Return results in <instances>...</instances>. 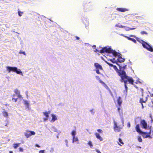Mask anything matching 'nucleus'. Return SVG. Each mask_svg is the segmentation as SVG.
<instances>
[{
    "label": "nucleus",
    "mask_w": 153,
    "mask_h": 153,
    "mask_svg": "<svg viewBox=\"0 0 153 153\" xmlns=\"http://www.w3.org/2000/svg\"><path fill=\"white\" fill-rule=\"evenodd\" d=\"M118 75L121 77L120 81L121 82H124V86L126 88H127V82L129 84L133 85L134 80L131 77H129L126 75V73L124 70H120L118 72Z\"/></svg>",
    "instance_id": "obj_1"
},
{
    "label": "nucleus",
    "mask_w": 153,
    "mask_h": 153,
    "mask_svg": "<svg viewBox=\"0 0 153 153\" xmlns=\"http://www.w3.org/2000/svg\"><path fill=\"white\" fill-rule=\"evenodd\" d=\"M101 53H104L105 52L108 53V55L110 56V54H112L113 56H116L118 54H120L119 53H117L115 50H113L110 48H108L107 47H104L102 48L99 52Z\"/></svg>",
    "instance_id": "obj_2"
},
{
    "label": "nucleus",
    "mask_w": 153,
    "mask_h": 153,
    "mask_svg": "<svg viewBox=\"0 0 153 153\" xmlns=\"http://www.w3.org/2000/svg\"><path fill=\"white\" fill-rule=\"evenodd\" d=\"M7 70L9 73L11 71L16 72L18 74L22 75V73L20 69H18L17 67H10L7 66L6 67Z\"/></svg>",
    "instance_id": "obj_3"
},
{
    "label": "nucleus",
    "mask_w": 153,
    "mask_h": 153,
    "mask_svg": "<svg viewBox=\"0 0 153 153\" xmlns=\"http://www.w3.org/2000/svg\"><path fill=\"white\" fill-rule=\"evenodd\" d=\"M142 45L143 47L146 49L147 50L151 51H153V49L152 47H151L149 44L147 43L146 42L142 41Z\"/></svg>",
    "instance_id": "obj_4"
},
{
    "label": "nucleus",
    "mask_w": 153,
    "mask_h": 153,
    "mask_svg": "<svg viewBox=\"0 0 153 153\" xmlns=\"http://www.w3.org/2000/svg\"><path fill=\"white\" fill-rule=\"evenodd\" d=\"M114 131L116 132H120L121 131V129L122 128V127L120 126H118L117 125V123L115 121H114Z\"/></svg>",
    "instance_id": "obj_5"
},
{
    "label": "nucleus",
    "mask_w": 153,
    "mask_h": 153,
    "mask_svg": "<svg viewBox=\"0 0 153 153\" xmlns=\"http://www.w3.org/2000/svg\"><path fill=\"white\" fill-rule=\"evenodd\" d=\"M92 5L90 2H84L83 4L84 10L86 11L90 8Z\"/></svg>",
    "instance_id": "obj_6"
},
{
    "label": "nucleus",
    "mask_w": 153,
    "mask_h": 153,
    "mask_svg": "<svg viewBox=\"0 0 153 153\" xmlns=\"http://www.w3.org/2000/svg\"><path fill=\"white\" fill-rule=\"evenodd\" d=\"M150 130L148 133H146V132H144V133H140L141 134H142V136L143 137V138H147V137L152 138V137L150 136V134L151 131V128L150 127Z\"/></svg>",
    "instance_id": "obj_7"
},
{
    "label": "nucleus",
    "mask_w": 153,
    "mask_h": 153,
    "mask_svg": "<svg viewBox=\"0 0 153 153\" xmlns=\"http://www.w3.org/2000/svg\"><path fill=\"white\" fill-rule=\"evenodd\" d=\"M35 133L34 131L27 130L25 133V135L27 138L30 137L32 135H35Z\"/></svg>",
    "instance_id": "obj_8"
},
{
    "label": "nucleus",
    "mask_w": 153,
    "mask_h": 153,
    "mask_svg": "<svg viewBox=\"0 0 153 153\" xmlns=\"http://www.w3.org/2000/svg\"><path fill=\"white\" fill-rule=\"evenodd\" d=\"M140 124L142 126V128L147 129V124L144 120H142L140 121Z\"/></svg>",
    "instance_id": "obj_9"
},
{
    "label": "nucleus",
    "mask_w": 153,
    "mask_h": 153,
    "mask_svg": "<svg viewBox=\"0 0 153 153\" xmlns=\"http://www.w3.org/2000/svg\"><path fill=\"white\" fill-rule=\"evenodd\" d=\"M121 54L120 53L118 54V55L117 56L118 57V59H117V61L118 62H123L124 61L125 59L124 58H123L122 57L120 56Z\"/></svg>",
    "instance_id": "obj_10"
},
{
    "label": "nucleus",
    "mask_w": 153,
    "mask_h": 153,
    "mask_svg": "<svg viewBox=\"0 0 153 153\" xmlns=\"http://www.w3.org/2000/svg\"><path fill=\"white\" fill-rule=\"evenodd\" d=\"M43 113L44 114V115L46 117V118H44L43 119L44 121H45L48 120V118L49 116V114H50V111H46L45 112H43Z\"/></svg>",
    "instance_id": "obj_11"
},
{
    "label": "nucleus",
    "mask_w": 153,
    "mask_h": 153,
    "mask_svg": "<svg viewBox=\"0 0 153 153\" xmlns=\"http://www.w3.org/2000/svg\"><path fill=\"white\" fill-rule=\"evenodd\" d=\"M135 129L136 131L138 133H145L144 132L142 131L140 129V125L139 124H137L136 127Z\"/></svg>",
    "instance_id": "obj_12"
},
{
    "label": "nucleus",
    "mask_w": 153,
    "mask_h": 153,
    "mask_svg": "<svg viewBox=\"0 0 153 153\" xmlns=\"http://www.w3.org/2000/svg\"><path fill=\"white\" fill-rule=\"evenodd\" d=\"M116 9L118 11L122 12H124L128 10V9L123 8H117Z\"/></svg>",
    "instance_id": "obj_13"
},
{
    "label": "nucleus",
    "mask_w": 153,
    "mask_h": 153,
    "mask_svg": "<svg viewBox=\"0 0 153 153\" xmlns=\"http://www.w3.org/2000/svg\"><path fill=\"white\" fill-rule=\"evenodd\" d=\"M94 66L96 67V69L102 70V66L98 63H95Z\"/></svg>",
    "instance_id": "obj_14"
},
{
    "label": "nucleus",
    "mask_w": 153,
    "mask_h": 153,
    "mask_svg": "<svg viewBox=\"0 0 153 153\" xmlns=\"http://www.w3.org/2000/svg\"><path fill=\"white\" fill-rule=\"evenodd\" d=\"M117 104L120 107L121 105V104L122 102V100L121 98L120 97H119L117 99Z\"/></svg>",
    "instance_id": "obj_15"
},
{
    "label": "nucleus",
    "mask_w": 153,
    "mask_h": 153,
    "mask_svg": "<svg viewBox=\"0 0 153 153\" xmlns=\"http://www.w3.org/2000/svg\"><path fill=\"white\" fill-rule=\"evenodd\" d=\"M76 134V132L75 130H73L72 131L71 135L73 136V143L74 142Z\"/></svg>",
    "instance_id": "obj_16"
},
{
    "label": "nucleus",
    "mask_w": 153,
    "mask_h": 153,
    "mask_svg": "<svg viewBox=\"0 0 153 153\" xmlns=\"http://www.w3.org/2000/svg\"><path fill=\"white\" fill-rule=\"evenodd\" d=\"M95 135L96 137L98 139L100 140V141H102L103 139L102 137H101L99 134L98 133H95Z\"/></svg>",
    "instance_id": "obj_17"
},
{
    "label": "nucleus",
    "mask_w": 153,
    "mask_h": 153,
    "mask_svg": "<svg viewBox=\"0 0 153 153\" xmlns=\"http://www.w3.org/2000/svg\"><path fill=\"white\" fill-rule=\"evenodd\" d=\"M51 116L52 117V119L51 120V121L52 122H54L55 120H57V118L55 115L53 114L51 115Z\"/></svg>",
    "instance_id": "obj_18"
},
{
    "label": "nucleus",
    "mask_w": 153,
    "mask_h": 153,
    "mask_svg": "<svg viewBox=\"0 0 153 153\" xmlns=\"http://www.w3.org/2000/svg\"><path fill=\"white\" fill-rule=\"evenodd\" d=\"M126 38L128 40L131 41L134 43H136V41L134 39L132 38L127 36H126Z\"/></svg>",
    "instance_id": "obj_19"
},
{
    "label": "nucleus",
    "mask_w": 153,
    "mask_h": 153,
    "mask_svg": "<svg viewBox=\"0 0 153 153\" xmlns=\"http://www.w3.org/2000/svg\"><path fill=\"white\" fill-rule=\"evenodd\" d=\"M13 97L12 98V100L13 102H16L17 101V99H18V97L15 98V97L16 96L15 94H13Z\"/></svg>",
    "instance_id": "obj_20"
},
{
    "label": "nucleus",
    "mask_w": 153,
    "mask_h": 153,
    "mask_svg": "<svg viewBox=\"0 0 153 153\" xmlns=\"http://www.w3.org/2000/svg\"><path fill=\"white\" fill-rule=\"evenodd\" d=\"M3 115L4 117H7L8 116V114L7 112L6 111H3L2 112Z\"/></svg>",
    "instance_id": "obj_21"
},
{
    "label": "nucleus",
    "mask_w": 153,
    "mask_h": 153,
    "mask_svg": "<svg viewBox=\"0 0 153 153\" xmlns=\"http://www.w3.org/2000/svg\"><path fill=\"white\" fill-rule=\"evenodd\" d=\"M147 98L145 100H144L143 98H140V102L141 104L143 103H145L147 101Z\"/></svg>",
    "instance_id": "obj_22"
},
{
    "label": "nucleus",
    "mask_w": 153,
    "mask_h": 153,
    "mask_svg": "<svg viewBox=\"0 0 153 153\" xmlns=\"http://www.w3.org/2000/svg\"><path fill=\"white\" fill-rule=\"evenodd\" d=\"M20 143H15L13 144V147L15 149H16L20 145Z\"/></svg>",
    "instance_id": "obj_23"
},
{
    "label": "nucleus",
    "mask_w": 153,
    "mask_h": 153,
    "mask_svg": "<svg viewBox=\"0 0 153 153\" xmlns=\"http://www.w3.org/2000/svg\"><path fill=\"white\" fill-rule=\"evenodd\" d=\"M88 144L90 146V148H92L93 145L92 142L91 141H89L88 143Z\"/></svg>",
    "instance_id": "obj_24"
},
{
    "label": "nucleus",
    "mask_w": 153,
    "mask_h": 153,
    "mask_svg": "<svg viewBox=\"0 0 153 153\" xmlns=\"http://www.w3.org/2000/svg\"><path fill=\"white\" fill-rule=\"evenodd\" d=\"M115 58H113V59H109V60H110V61L112 62L113 63H115L116 62V61L115 60Z\"/></svg>",
    "instance_id": "obj_25"
},
{
    "label": "nucleus",
    "mask_w": 153,
    "mask_h": 153,
    "mask_svg": "<svg viewBox=\"0 0 153 153\" xmlns=\"http://www.w3.org/2000/svg\"><path fill=\"white\" fill-rule=\"evenodd\" d=\"M18 13L19 16H22V14L23 13V12L19 10L18 11Z\"/></svg>",
    "instance_id": "obj_26"
},
{
    "label": "nucleus",
    "mask_w": 153,
    "mask_h": 153,
    "mask_svg": "<svg viewBox=\"0 0 153 153\" xmlns=\"http://www.w3.org/2000/svg\"><path fill=\"white\" fill-rule=\"evenodd\" d=\"M14 92L17 95H18L20 94V92L18 90V89H16L14 90Z\"/></svg>",
    "instance_id": "obj_27"
},
{
    "label": "nucleus",
    "mask_w": 153,
    "mask_h": 153,
    "mask_svg": "<svg viewBox=\"0 0 153 153\" xmlns=\"http://www.w3.org/2000/svg\"><path fill=\"white\" fill-rule=\"evenodd\" d=\"M140 33L142 35H143L144 34H146V35H147L148 34L145 31H141L140 32Z\"/></svg>",
    "instance_id": "obj_28"
},
{
    "label": "nucleus",
    "mask_w": 153,
    "mask_h": 153,
    "mask_svg": "<svg viewBox=\"0 0 153 153\" xmlns=\"http://www.w3.org/2000/svg\"><path fill=\"white\" fill-rule=\"evenodd\" d=\"M24 104L25 105H26L27 106H29V103H28L27 101V100L24 101Z\"/></svg>",
    "instance_id": "obj_29"
},
{
    "label": "nucleus",
    "mask_w": 153,
    "mask_h": 153,
    "mask_svg": "<svg viewBox=\"0 0 153 153\" xmlns=\"http://www.w3.org/2000/svg\"><path fill=\"white\" fill-rule=\"evenodd\" d=\"M137 139L139 142H142V140L140 136H138Z\"/></svg>",
    "instance_id": "obj_30"
},
{
    "label": "nucleus",
    "mask_w": 153,
    "mask_h": 153,
    "mask_svg": "<svg viewBox=\"0 0 153 153\" xmlns=\"http://www.w3.org/2000/svg\"><path fill=\"white\" fill-rule=\"evenodd\" d=\"M105 62L106 63L108 64L110 67H112L113 66V65L111 63H109L107 61H105Z\"/></svg>",
    "instance_id": "obj_31"
},
{
    "label": "nucleus",
    "mask_w": 153,
    "mask_h": 153,
    "mask_svg": "<svg viewBox=\"0 0 153 153\" xmlns=\"http://www.w3.org/2000/svg\"><path fill=\"white\" fill-rule=\"evenodd\" d=\"M119 141L120 143L122 144V145H123L124 144V143L123 142L122 140L120 138H119Z\"/></svg>",
    "instance_id": "obj_32"
},
{
    "label": "nucleus",
    "mask_w": 153,
    "mask_h": 153,
    "mask_svg": "<svg viewBox=\"0 0 153 153\" xmlns=\"http://www.w3.org/2000/svg\"><path fill=\"white\" fill-rule=\"evenodd\" d=\"M97 131L100 133H102L103 132V131L101 129H99L97 130Z\"/></svg>",
    "instance_id": "obj_33"
},
{
    "label": "nucleus",
    "mask_w": 153,
    "mask_h": 153,
    "mask_svg": "<svg viewBox=\"0 0 153 153\" xmlns=\"http://www.w3.org/2000/svg\"><path fill=\"white\" fill-rule=\"evenodd\" d=\"M99 69H96V73L98 74H100V72Z\"/></svg>",
    "instance_id": "obj_34"
},
{
    "label": "nucleus",
    "mask_w": 153,
    "mask_h": 153,
    "mask_svg": "<svg viewBox=\"0 0 153 153\" xmlns=\"http://www.w3.org/2000/svg\"><path fill=\"white\" fill-rule=\"evenodd\" d=\"M19 53L20 54H23L24 55H25V51L22 52L21 51L19 52Z\"/></svg>",
    "instance_id": "obj_35"
},
{
    "label": "nucleus",
    "mask_w": 153,
    "mask_h": 153,
    "mask_svg": "<svg viewBox=\"0 0 153 153\" xmlns=\"http://www.w3.org/2000/svg\"><path fill=\"white\" fill-rule=\"evenodd\" d=\"M18 98H22V97L21 95L20 94H19L18 95Z\"/></svg>",
    "instance_id": "obj_36"
},
{
    "label": "nucleus",
    "mask_w": 153,
    "mask_h": 153,
    "mask_svg": "<svg viewBox=\"0 0 153 153\" xmlns=\"http://www.w3.org/2000/svg\"><path fill=\"white\" fill-rule=\"evenodd\" d=\"M39 153H45L44 150H41L39 151Z\"/></svg>",
    "instance_id": "obj_37"
},
{
    "label": "nucleus",
    "mask_w": 153,
    "mask_h": 153,
    "mask_svg": "<svg viewBox=\"0 0 153 153\" xmlns=\"http://www.w3.org/2000/svg\"><path fill=\"white\" fill-rule=\"evenodd\" d=\"M136 28V27H134V28H128V30H132L133 29H134Z\"/></svg>",
    "instance_id": "obj_38"
},
{
    "label": "nucleus",
    "mask_w": 153,
    "mask_h": 153,
    "mask_svg": "<svg viewBox=\"0 0 153 153\" xmlns=\"http://www.w3.org/2000/svg\"><path fill=\"white\" fill-rule=\"evenodd\" d=\"M19 150L20 152H23V149L21 148H19Z\"/></svg>",
    "instance_id": "obj_39"
},
{
    "label": "nucleus",
    "mask_w": 153,
    "mask_h": 153,
    "mask_svg": "<svg viewBox=\"0 0 153 153\" xmlns=\"http://www.w3.org/2000/svg\"><path fill=\"white\" fill-rule=\"evenodd\" d=\"M112 67H113L114 68L115 70L117 69V66L116 65H113V66Z\"/></svg>",
    "instance_id": "obj_40"
},
{
    "label": "nucleus",
    "mask_w": 153,
    "mask_h": 153,
    "mask_svg": "<svg viewBox=\"0 0 153 153\" xmlns=\"http://www.w3.org/2000/svg\"><path fill=\"white\" fill-rule=\"evenodd\" d=\"M78 138L77 137H75L74 141H78Z\"/></svg>",
    "instance_id": "obj_41"
},
{
    "label": "nucleus",
    "mask_w": 153,
    "mask_h": 153,
    "mask_svg": "<svg viewBox=\"0 0 153 153\" xmlns=\"http://www.w3.org/2000/svg\"><path fill=\"white\" fill-rule=\"evenodd\" d=\"M117 110H118V111L119 112V113H120V107H118L117 108Z\"/></svg>",
    "instance_id": "obj_42"
},
{
    "label": "nucleus",
    "mask_w": 153,
    "mask_h": 153,
    "mask_svg": "<svg viewBox=\"0 0 153 153\" xmlns=\"http://www.w3.org/2000/svg\"><path fill=\"white\" fill-rule=\"evenodd\" d=\"M127 126L128 127H130V124L129 123H128L127 124Z\"/></svg>",
    "instance_id": "obj_43"
},
{
    "label": "nucleus",
    "mask_w": 153,
    "mask_h": 153,
    "mask_svg": "<svg viewBox=\"0 0 153 153\" xmlns=\"http://www.w3.org/2000/svg\"><path fill=\"white\" fill-rule=\"evenodd\" d=\"M36 146L38 148H40V147L39 145L37 144L36 145Z\"/></svg>",
    "instance_id": "obj_44"
},
{
    "label": "nucleus",
    "mask_w": 153,
    "mask_h": 153,
    "mask_svg": "<svg viewBox=\"0 0 153 153\" xmlns=\"http://www.w3.org/2000/svg\"><path fill=\"white\" fill-rule=\"evenodd\" d=\"M76 39L77 40H79L80 39L77 36L75 37Z\"/></svg>",
    "instance_id": "obj_45"
},
{
    "label": "nucleus",
    "mask_w": 153,
    "mask_h": 153,
    "mask_svg": "<svg viewBox=\"0 0 153 153\" xmlns=\"http://www.w3.org/2000/svg\"><path fill=\"white\" fill-rule=\"evenodd\" d=\"M100 82L101 83H102V84H105V85H105V83L104 82H103V81H100Z\"/></svg>",
    "instance_id": "obj_46"
},
{
    "label": "nucleus",
    "mask_w": 153,
    "mask_h": 153,
    "mask_svg": "<svg viewBox=\"0 0 153 153\" xmlns=\"http://www.w3.org/2000/svg\"><path fill=\"white\" fill-rule=\"evenodd\" d=\"M141 105H142V108H144V106H143V103H142V104H141Z\"/></svg>",
    "instance_id": "obj_47"
},
{
    "label": "nucleus",
    "mask_w": 153,
    "mask_h": 153,
    "mask_svg": "<svg viewBox=\"0 0 153 153\" xmlns=\"http://www.w3.org/2000/svg\"><path fill=\"white\" fill-rule=\"evenodd\" d=\"M137 148L141 149V147L140 146H137Z\"/></svg>",
    "instance_id": "obj_48"
},
{
    "label": "nucleus",
    "mask_w": 153,
    "mask_h": 153,
    "mask_svg": "<svg viewBox=\"0 0 153 153\" xmlns=\"http://www.w3.org/2000/svg\"><path fill=\"white\" fill-rule=\"evenodd\" d=\"M126 66H123V69H124L126 67Z\"/></svg>",
    "instance_id": "obj_49"
},
{
    "label": "nucleus",
    "mask_w": 153,
    "mask_h": 153,
    "mask_svg": "<svg viewBox=\"0 0 153 153\" xmlns=\"http://www.w3.org/2000/svg\"><path fill=\"white\" fill-rule=\"evenodd\" d=\"M9 153H13V152H12V151H10Z\"/></svg>",
    "instance_id": "obj_50"
},
{
    "label": "nucleus",
    "mask_w": 153,
    "mask_h": 153,
    "mask_svg": "<svg viewBox=\"0 0 153 153\" xmlns=\"http://www.w3.org/2000/svg\"><path fill=\"white\" fill-rule=\"evenodd\" d=\"M97 152L98 153H101V152L99 151H97Z\"/></svg>",
    "instance_id": "obj_51"
},
{
    "label": "nucleus",
    "mask_w": 153,
    "mask_h": 153,
    "mask_svg": "<svg viewBox=\"0 0 153 153\" xmlns=\"http://www.w3.org/2000/svg\"><path fill=\"white\" fill-rule=\"evenodd\" d=\"M130 36L131 37H133V35H131Z\"/></svg>",
    "instance_id": "obj_52"
},
{
    "label": "nucleus",
    "mask_w": 153,
    "mask_h": 153,
    "mask_svg": "<svg viewBox=\"0 0 153 153\" xmlns=\"http://www.w3.org/2000/svg\"><path fill=\"white\" fill-rule=\"evenodd\" d=\"M118 144H119V145H120V146H122V145H121V144H120V143H118Z\"/></svg>",
    "instance_id": "obj_53"
},
{
    "label": "nucleus",
    "mask_w": 153,
    "mask_h": 153,
    "mask_svg": "<svg viewBox=\"0 0 153 153\" xmlns=\"http://www.w3.org/2000/svg\"><path fill=\"white\" fill-rule=\"evenodd\" d=\"M90 111H92V110H91Z\"/></svg>",
    "instance_id": "obj_54"
}]
</instances>
